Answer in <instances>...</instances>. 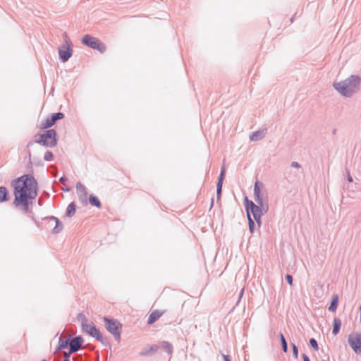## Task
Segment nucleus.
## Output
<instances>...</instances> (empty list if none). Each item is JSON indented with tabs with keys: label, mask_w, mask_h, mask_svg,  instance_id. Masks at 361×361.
<instances>
[{
	"label": "nucleus",
	"mask_w": 361,
	"mask_h": 361,
	"mask_svg": "<svg viewBox=\"0 0 361 361\" xmlns=\"http://www.w3.org/2000/svg\"><path fill=\"white\" fill-rule=\"evenodd\" d=\"M32 145V142H30L28 144H27V147H29L30 146H31Z\"/></svg>",
	"instance_id": "obj_38"
},
{
	"label": "nucleus",
	"mask_w": 361,
	"mask_h": 361,
	"mask_svg": "<svg viewBox=\"0 0 361 361\" xmlns=\"http://www.w3.org/2000/svg\"><path fill=\"white\" fill-rule=\"evenodd\" d=\"M302 358L303 361H310L309 357L305 354H302Z\"/></svg>",
	"instance_id": "obj_36"
},
{
	"label": "nucleus",
	"mask_w": 361,
	"mask_h": 361,
	"mask_svg": "<svg viewBox=\"0 0 361 361\" xmlns=\"http://www.w3.org/2000/svg\"><path fill=\"white\" fill-rule=\"evenodd\" d=\"M348 180L349 182H352V181H353V178H352V176H350V173H349V172H348Z\"/></svg>",
	"instance_id": "obj_37"
},
{
	"label": "nucleus",
	"mask_w": 361,
	"mask_h": 361,
	"mask_svg": "<svg viewBox=\"0 0 361 361\" xmlns=\"http://www.w3.org/2000/svg\"><path fill=\"white\" fill-rule=\"evenodd\" d=\"M341 324H342V322L339 318L335 317L334 319L332 334L334 336L337 335L339 333Z\"/></svg>",
	"instance_id": "obj_20"
},
{
	"label": "nucleus",
	"mask_w": 361,
	"mask_h": 361,
	"mask_svg": "<svg viewBox=\"0 0 361 361\" xmlns=\"http://www.w3.org/2000/svg\"><path fill=\"white\" fill-rule=\"evenodd\" d=\"M338 295L337 294L333 295L330 306L329 307V311L333 312H335L338 307Z\"/></svg>",
	"instance_id": "obj_21"
},
{
	"label": "nucleus",
	"mask_w": 361,
	"mask_h": 361,
	"mask_svg": "<svg viewBox=\"0 0 361 361\" xmlns=\"http://www.w3.org/2000/svg\"><path fill=\"white\" fill-rule=\"evenodd\" d=\"M161 348L166 351L169 354H171L173 352V346L172 345L167 342V341H163L161 343Z\"/></svg>",
	"instance_id": "obj_25"
},
{
	"label": "nucleus",
	"mask_w": 361,
	"mask_h": 361,
	"mask_svg": "<svg viewBox=\"0 0 361 361\" xmlns=\"http://www.w3.org/2000/svg\"><path fill=\"white\" fill-rule=\"evenodd\" d=\"M248 224H249V229L251 233L254 232L255 229V222L253 219L251 218L250 214H248Z\"/></svg>",
	"instance_id": "obj_27"
},
{
	"label": "nucleus",
	"mask_w": 361,
	"mask_h": 361,
	"mask_svg": "<svg viewBox=\"0 0 361 361\" xmlns=\"http://www.w3.org/2000/svg\"><path fill=\"white\" fill-rule=\"evenodd\" d=\"M76 190L79 195V199L82 202L87 203V195L85 187L80 183H78L76 185Z\"/></svg>",
	"instance_id": "obj_15"
},
{
	"label": "nucleus",
	"mask_w": 361,
	"mask_h": 361,
	"mask_svg": "<svg viewBox=\"0 0 361 361\" xmlns=\"http://www.w3.org/2000/svg\"><path fill=\"white\" fill-rule=\"evenodd\" d=\"M279 336H280V340H281L283 351L284 353H287L288 343L286 342V340L282 333H280Z\"/></svg>",
	"instance_id": "obj_26"
},
{
	"label": "nucleus",
	"mask_w": 361,
	"mask_h": 361,
	"mask_svg": "<svg viewBox=\"0 0 361 361\" xmlns=\"http://www.w3.org/2000/svg\"><path fill=\"white\" fill-rule=\"evenodd\" d=\"M245 207L247 212V215L248 216V214H250V212H251L254 219L259 226L261 224V216L263 215L264 213H265L264 212V209H262V207L257 205L252 201L249 200L247 197H245Z\"/></svg>",
	"instance_id": "obj_5"
},
{
	"label": "nucleus",
	"mask_w": 361,
	"mask_h": 361,
	"mask_svg": "<svg viewBox=\"0 0 361 361\" xmlns=\"http://www.w3.org/2000/svg\"><path fill=\"white\" fill-rule=\"evenodd\" d=\"M265 134L266 130H257L250 134V139L252 141L256 142L262 140L264 137Z\"/></svg>",
	"instance_id": "obj_19"
},
{
	"label": "nucleus",
	"mask_w": 361,
	"mask_h": 361,
	"mask_svg": "<svg viewBox=\"0 0 361 361\" xmlns=\"http://www.w3.org/2000/svg\"><path fill=\"white\" fill-rule=\"evenodd\" d=\"M47 227L48 228H52L53 233H59L63 229V224L59 219L55 216H49L47 218Z\"/></svg>",
	"instance_id": "obj_12"
},
{
	"label": "nucleus",
	"mask_w": 361,
	"mask_h": 361,
	"mask_svg": "<svg viewBox=\"0 0 361 361\" xmlns=\"http://www.w3.org/2000/svg\"><path fill=\"white\" fill-rule=\"evenodd\" d=\"M42 361H47V360H42Z\"/></svg>",
	"instance_id": "obj_40"
},
{
	"label": "nucleus",
	"mask_w": 361,
	"mask_h": 361,
	"mask_svg": "<svg viewBox=\"0 0 361 361\" xmlns=\"http://www.w3.org/2000/svg\"><path fill=\"white\" fill-rule=\"evenodd\" d=\"M104 321L105 322V326L107 331L113 335L116 341H120L121 331L122 327L121 324L116 319H109L107 317H104Z\"/></svg>",
	"instance_id": "obj_6"
},
{
	"label": "nucleus",
	"mask_w": 361,
	"mask_h": 361,
	"mask_svg": "<svg viewBox=\"0 0 361 361\" xmlns=\"http://www.w3.org/2000/svg\"><path fill=\"white\" fill-rule=\"evenodd\" d=\"M10 200V195L7 188L5 186H0V203L8 202Z\"/></svg>",
	"instance_id": "obj_18"
},
{
	"label": "nucleus",
	"mask_w": 361,
	"mask_h": 361,
	"mask_svg": "<svg viewBox=\"0 0 361 361\" xmlns=\"http://www.w3.org/2000/svg\"><path fill=\"white\" fill-rule=\"evenodd\" d=\"M83 343V338L81 336H76L73 338L70 342H69V350L70 353H74L77 351H78Z\"/></svg>",
	"instance_id": "obj_13"
},
{
	"label": "nucleus",
	"mask_w": 361,
	"mask_h": 361,
	"mask_svg": "<svg viewBox=\"0 0 361 361\" xmlns=\"http://www.w3.org/2000/svg\"><path fill=\"white\" fill-rule=\"evenodd\" d=\"M89 201L92 205L95 206L97 208L101 207V202H100L99 200L94 195H90Z\"/></svg>",
	"instance_id": "obj_24"
},
{
	"label": "nucleus",
	"mask_w": 361,
	"mask_h": 361,
	"mask_svg": "<svg viewBox=\"0 0 361 361\" xmlns=\"http://www.w3.org/2000/svg\"><path fill=\"white\" fill-rule=\"evenodd\" d=\"M78 319L82 321V331L88 334L92 337L95 338L98 341L102 344H105L104 338L100 333L99 330L96 327L93 322H88L85 315L82 314H78Z\"/></svg>",
	"instance_id": "obj_3"
},
{
	"label": "nucleus",
	"mask_w": 361,
	"mask_h": 361,
	"mask_svg": "<svg viewBox=\"0 0 361 361\" xmlns=\"http://www.w3.org/2000/svg\"><path fill=\"white\" fill-rule=\"evenodd\" d=\"M68 344H69V339H63L62 336H60L59 338V345L56 348L55 353L67 348Z\"/></svg>",
	"instance_id": "obj_22"
},
{
	"label": "nucleus",
	"mask_w": 361,
	"mask_h": 361,
	"mask_svg": "<svg viewBox=\"0 0 361 361\" xmlns=\"http://www.w3.org/2000/svg\"><path fill=\"white\" fill-rule=\"evenodd\" d=\"M60 182L63 184H65L66 181L67 180V178L64 176L60 178Z\"/></svg>",
	"instance_id": "obj_35"
},
{
	"label": "nucleus",
	"mask_w": 361,
	"mask_h": 361,
	"mask_svg": "<svg viewBox=\"0 0 361 361\" xmlns=\"http://www.w3.org/2000/svg\"><path fill=\"white\" fill-rule=\"evenodd\" d=\"M286 279L287 280V282L289 285H293V276L290 274H286Z\"/></svg>",
	"instance_id": "obj_31"
},
{
	"label": "nucleus",
	"mask_w": 361,
	"mask_h": 361,
	"mask_svg": "<svg viewBox=\"0 0 361 361\" xmlns=\"http://www.w3.org/2000/svg\"><path fill=\"white\" fill-rule=\"evenodd\" d=\"M54 154L51 152L47 151L44 156V159L47 161H50L53 159Z\"/></svg>",
	"instance_id": "obj_28"
},
{
	"label": "nucleus",
	"mask_w": 361,
	"mask_h": 361,
	"mask_svg": "<svg viewBox=\"0 0 361 361\" xmlns=\"http://www.w3.org/2000/svg\"><path fill=\"white\" fill-rule=\"evenodd\" d=\"M214 200L212 199V206L213 205Z\"/></svg>",
	"instance_id": "obj_39"
},
{
	"label": "nucleus",
	"mask_w": 361,
	"mask_h": 361,
	"mask_svg": "<svg viewBox=\"0 0 361 361\" xmlns=\"http://www.w3.org/2000/svg\"><path fill=\"white\" fill-rule=\"evenodd\" d=\"M293 348V354L295 358H298V347L294 343H291Z\"/></svg>",
	"instance_id": "obj_30"
},
{
	"label": "nucleus",
	"mask_w": 361,
	"mask_h": 361,
	"mask_svg": "<svg viewBox=\"0 0 361 361\" xmlns=\"http://www.w3.org/2000/svg\"><path fill=\"white\" fill-rule=\"evenodd\" d=\"M75 210H76V205H75V202H71V204H68V206L67 207L66 216L68 217L73 216L75 213Z\"/></svg>",
	"instance_id": "obj_23"
},
{
	"label": "nucleus",
	"mask_w": 361,
	"mask_h": 361,
	"mask_svg": "<svg viewBox=\"0 0 361 361\" xmlns=\"http://www.w3.org/2000/svg\"><path fill=\"white\" fill-rule=\"evenodd\" d=\"M158 350V346L156 345H152L149 347H146L143 348L140 352V355L141 356H149L152 355L157 350Z\"/></svg>",
	"instance_id": "obj_16"
},
{
	"label": "nucleus",
	"mask_w": 361,
	"mask_h": 361,
	"mask_svg": "<svg viewBox=\"0 0 361 361\" xmlns=\"http://www.w3.org/2000/svg\"><path fill=\"white\" fill-rule=\"evenodd\" d=\"M164 314V312H161L159 310L153 311L149 316L147 323L149 324H152L156 321H157Z\"/></svg>",
	"instance_id": "obj_17"
},
{
	"label": "nucleus",
	"mask_w": 361,
	"mask_h": 361,
	"mask_svg": "<svg viewBox=\"0 0 361 361\" xmlns=\"http://www.w3.org/2000/svg\"><path fill=\"white\" fill-rule=\"evenodd\" d=\"M310 344L314 350H318V349H319L318 343H317V341L314 338L310 339Z\"/></svg>",
	"instance_id": "obj_29"
},
{
	"label": "nucleus",
	"mask_w": 361,
	"mask_h": 361,
	"mask_svg": "<svg viewBox=\"0 0 361 361\" xmlns=\"http://www.w3.org/2000/svg\"><path fill=\"white\" fill-rule=\"evenodd\" d=\"M72 44L70 41L66 40V44L59 49V57L63 62L67 61L72 56Z\"/></svg>",
	"instance_id": "obj_10"
},
{
	"label": "nucleus",
	"mask_w": 361,
	"mask_h": 361,
	"mask_svg": "<svg viewBox=\"0 0 361 361\" xmlns=\"http://www.w3.org/2000/svg\"><path fill=\"white\" fill-rule=\"evenodd\" d=\"M348 342L355 353H361V334L360 333L355 332L350 334Z\"/></svg>",
	"instance_id": "obj_9"
},
{
	"label": "nucleus",
	"mask_w": 361,
	"mask_h": 361,
	"mask_svg": "<svg viewBox=\"0 0 361 361\" xmlns=\"http://www.w3.org/2000/svg\"><path fill=\"white\" fill-rule=\"evenodd\" d=\"M361 79L359 76L352 75L344 80L334 82L333 87L341 95L350 97L360 90Z\"/></svg>",
	"instance_id": "obj_2"
},
{
	"label": "nucleus",
	"mask_w": 361,
	"mask_h": 361,
	"mask_svg": "<svg viewBox=\"0 0 361 361\" xmlns=\"http://www.w3.org/2000/svg\"><path fill=\"white\" fill-rule=\"evenodd\" d=\"M259 185H260V183L258 181H257L255 183V186H254L255 201L256 202L257 205L262 207V209H264V212H267L269 209V204H268L267 197L261 193Z\"/></svg>",
	"instance_id": "obj_7"
},
{
	"label": "nucleus",
	"mask_w": 361,
	"mask_h": 361,
	"mask_svg": "<svg viewBox=\"0 0 361 361\" xmlns=\"http://www.w3.org/2000/svg\"><path fill=\"white\" fill-rule=\"evenodd\" d=\"M64 117V115L61 112H57L52 114L50 116L47 117L45 120L42 121L40 123V128L42 129H47L51 127L54 123L59 119Z\"/></svg>",
	"instance_id": "obj_11"
},
{
	"label": "nucleus",
	"mask_w": 361,
	"mask_h": 361,
	"mask_svg": "<svg viewBox=\"0 0 361 361\" xmlns=\"http://www.w3.org/2000/svg\"><path fill=\"white\" fill-rule=\"evenodd\" d=\"M82 42L85 45L93 49H97L101 53L104 52L106 50V46L104 45V44L101 42V41L97 39L96 37H92L89 35H85L82 37Z\"/></svg>",
	"instance_id": "obj_8"
},
{
	"label": "nucleus",
	"mask_w": 361,
	"mask_h": 361,
	"mask_svg": "<svg viewBox=\"0 0 361 361\" xmlns=\"http://www.w3.org/2000/svg\"><path fill=\"white\" fill-rule=\"evenodd\" d=\"M291 166L293 168L300 169L301 167V165L297 161H293L291 163Z\"/></svg>",
	"instance_id": "obj_32"
},
{
	"label": "nucleus",
	"mask_w": 361,
	"mask_h": 361,
	"mask_svg": "<svg viewBox=\"0 0 361 361\" xmlns=\"http://www.w3.org/2000/svg\"><path fill=\"white\" fill-rule=\"evenodd\" d=\"M56 135L55 130L49 129L43 134L35 135V142L47 147H54L57 144Z\"/></svg>",
	"instance_id": "obj_4"
},
{
	"label": "nucleus",
	"mask_w": 361,
	"mask_h": 361,
	"mask_svg": "<svg viewBox=\"0 0 361 361\" xmlns=\"http://www.w3.org/2000/svg\"><path fill=\"white\" fill-rule=\"evenodd\" d=\"M14 201L16 207H20L24 213L29 212V199H35L37 195V183L35 178L28 174L14 180Z\"/></svg>",
	"instance_id": "obj_1"
},
{
	"label": "nucleus",
	"mask_w": 361,
	"mask_h": 361,
	"mask_svg": "<svg viewBox=\"0 0 361 361\" xmlns=\"http://www.w3.org/2000/svg\"><path fill=\"white\" fill-rule=\"evenodd\" d=\"M225 173H226L225 167L222 166L221 169V173H220V174L219 176L218 182H217V184H216V196H217V199H219L220 197H221V195L222 185H223V182H224V178H225Z\"/></svg>",
	"instance_id": "obj_14"
},
{
	"label": "nucleus",
	"mask_w": 361,
	"mask_h": 361,
	"mask_svg": "<svg viewBox=\"0 0 361 361\" xmlns=\"http://www.w3.org/2000/svg\"><path fill=\"white\" fill-rule=\"evenodd\" d=\"M222 357L224 359V361H231V358H230L229 355L222 354Z\"/></svg>",
	"instance_id": "obj_34"
},
{
	"label": "nucleus",
	"mask_w": 361,
	"mask_h": 361,
	"mask_svg": "<svg viewBox=\"0 0 361 361\" xmlns=\"http://www.w3.org/2000/svg\"><path fill=\"white\" fill-rule=\"evenodd\" d=\"M71 354L72 353H70V351L68 353L65 352L64 353V359L63 361H69V357Z\"/></svg>",
	"instance_id": "obj_33"
}]
</instances>
